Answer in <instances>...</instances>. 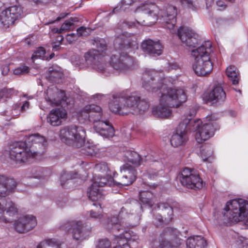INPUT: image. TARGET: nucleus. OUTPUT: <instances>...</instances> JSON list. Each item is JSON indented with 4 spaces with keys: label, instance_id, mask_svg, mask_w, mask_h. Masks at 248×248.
I'll return each instance as SVG.
<instances>
[{
    "label": "nucleus",
    "instance_id": "8",
    "mask_svg": "<svg viewBox=\"0 0 248 248\" xmlns=\"http://www.w3.org/2000/svg\"><path fill=\"white\" fill-rule=\"evenodd\" d=\"M60 137L66 144L80 148L85 144L86 132L82 126H72L61 129Z\"/></svg>",
    "mask_w": 248,
    "mask_h": 248
},
{
    "label": "nucleus",
    "instance_id": "44",
    "mask_svg": "<svg viewBox=\"0 0 248 248\" xmlns=\"http://www.w3.org/2000/svg\"><path fill=\"white\" fill-rule=\"evenodd\" d=\"M46 50L43 47H39L37 48L32 54L31 59L33 61L37 59H45Z\"/></svg>",
    "mask_w": 248,
    "mask_h": 248
},
{
    "label": "nucleus",
    "instance_id": "5",
    "mask_svg": "<svg viewBox=\"0 0 248 248\" xmlns=\"http://www.w3.org/2000/svg\"><path fill=\"white\" fill-rule=\"evenodd\" d=\"M222 220L227 225L242 221L248 229V203L242 199L227 202L222 212Z\"/></svg>",
    "mask_w": 248,
    "mask_h": 248
},
{
    "label": "nucleus",
    "instance_id": "43",
    "mask_svg": "<svg viewBox=\"0 0 248 248\" xmlns=\"http://www.w3.org/2000/svg\"><path fill=\"white\" fill-rule=\"evenodd\" d=\"M196 113V110L195 108H192L190 109L185 114L184 118L183 119L181 123H183L186 119H188L189 122L187 124V128L189 130V128L191 127V124H190L192 121H195L197 119L192 120V118L195 115Z\"/></svg>",
    "mask_w": 248,
    "mask_h": 248
},
{
    "label": "nucleus",
    "instance_id": "35",
    "mask_svg": "<svg viewBox=\"0 0 248 248\" xmlns=\"http://www.w3.org/2000/svg\"><path fill=\"white\" fill-rule=\"evenodd\" d=\"M36 248H61L58 241L55 238L46 239L40 242Z\"/></svg>",
    "mask_w": 248,
    "mask_h": 248
},
{
    "label": "nucleus",
    "instance_id": "61",
    "mask_svg": "<svg viewBox=\"0 0 248 248\" xmlns=\"http://www.w3.org/2000/svg\"><path fill=\"white\" fill-rule=\"evenodd\" d=\"M54 53H51L50 55H49V58H48L47 57H46V58H45V59L46 60H50L51 59H52L54 57Z\"/></svg>",
    "mask_w": 248,
    "mask_h": 248
},
{
    "label": "nucleus",
    "instance_id": "18",
    "mask_svg": "<svg viewBox=\"0 0 248 248\" xmlns=\"http://www.w3.org/2000/svg\"><path fill=\"white\" fill-rule=\"evenodd\" d=\"M189 122L186 119L183 123H180L176 128L175 132L171 136L170 144L174 147H178L184 144L187 140L186 133L188 129L187 124Z\"/></svg>",
    "mask_w": 248,
    "mask_h": 248
},
{
    "label": "nucleus",
    "instance_id": "29",
    "mask_svg": "<svg viewBox=\"0 0 248 248\" xmlns=\"http://www.w3.org/2000/svg\"><path fill=\"white\" fill-rule=\"evenodd\" d=\"M68 227L71 226L72 227L73 237L77 240H82L86 238L87 232L84 229L82 224L80 221L67 222L65 224Z\"/></svg>",
    "mask_w": 248,
    "mask_h": 248
},
{
    "label": "nucleus",
    "instance_id": "32",
    "mask_svg": "<svg viewBox=\"0 0 248 248\" xmlns=\"http://www.w3.org/2000/svg\"><path fill=\"white\" fill-rule=\"evenodd\" d=\"M115 239L118 244L124 247L127 244L130 245L132 242L137 240L138 236L135 234L131 235L129 232L125 231L124 233L123 232L119 236H116Z\"/></svg>",
    "mask_w": 248,
    "mask_h": 248
},
{
    "label": "nucleus",
    "instance_id": "54",
    "mask_svg": "<svg viewBox=\"0 0 248 248\" xmlns=\"http://www.w3.org/2000/svg\"><path fill=\"white\" fill-rule=\"evenodd\" d=\"M134 2L133 0H122L120 3V8L123 10H125L128 6Z\"/></svg>",
    "mask_w": 248,
    "mask_h": 248
},
{
    "label": "nucleus",
    "instance_id": "2",
    "mask_svg": "<svg viewBox=\"0 0 248 248\" xmlns=\"http://www.w3.org/2000/svg\"><path fill=\"white\" fill-rule=\"evenodd\" d=\"M136 12L144 19L139 18L135 22H130V27H138V25L149 26L155 24L159 19L165 28L174 33V27L176 22L177 10L176 7L168 5L159 13L158 7L154 4H147L138 7Z\"/></svg>",
    "mask_w": 248,
    "mask_h": 248
},
{
    "label": "nucleus",
    "instance_id": "21",
    "mask_svg": "<svg viewBox=\"0 0 248 248\" xmlns=\"http://www.w3.org/2000/svg\"><path fill=\"white\" fill-rule=\"evenodd\" d=\"M25 142L31 150L36 152V155L43 152L47 145V141L45 137L38 134L30 135Z\"/></svg>",
    "mask_w": 248,
    "mask_h": 248
},
{
    "label": "nucleus",
    "instance_id": "23",
    "mask_svg": "<svg viewBox=\"0 0 248 248\" xmlns=\"http://www.w3.org/2000/svg\"><path fill=\"white\" fill-rule=\"evenodd\" d=\"M6 213L9 216H13L17 212V209L16 204L11 200L5 198H0V220L6 222L8 221L4 217V213Z\"/></svg>",
    "mask_w": 248,
    "mask_h": 248
},
{
    "label": "nucleus",
    "instance_id": "24",
    "mask_svg": "<svg viewBox=\"0 0 248 248\" xmlns=\"http://www.w3.org/2000/svg\"><path fill=\"white\" fill-rule=\"evenodd\" d=\"M142 50L153 56H159L162 54V46L158 41H154L151 39L143 41L141 44Z\"/></svg>",
    "mask_w": 248,
    "mask_h": 248
},
{
    "label": "nucleus",
    "instance_id": "4",
    "mask_svg": "<svg viewBox=\"0 0 248 248\" xmlns=\"http://www.w3.org/2000/svg\"><path fill=\"white\" fill-rule=\"evenodd\" d=\"M213 54L212 44L209 41L203 42L198 48L192 50V67L197 76H205L212 72Z\"/></svg>",
    "mask_w": 248,
    "mask_h": 248
},
{
    "label": "nucleus",
    "instance_id": "31",
    "mask_svg": "<svg viewBox=\"0 0 248 248\" xmlns=\"http://www.w3.org/2000/svg\"><path fill=\"white\" fill-rule=\"evenodd\" d=\"M187 248H204L206 246V241L201 236L189 237L186 241Z\"/></svg>",
    "mask_w": 248,
    "mask_h": 248
},
{
    "label": "nucleus",
    "instance_id": "46",
    "mask_svg": "<svg viewBox=\"0 0 248 248\" xmlns=\"http://www.w3.org/2000/svg\"><path fill=\"white\" fill-rule=\"evenodd\" d=\"M236 248H248V238L240 236L236 240Z\"/></svg>",
    "mask_w": 248,
    "mask_h": 248
},
{
    "label": "nucleus",
    "instance_id": "12",
    "mask_svg": "<svg viewBox=\"0 0 248 248\" xmlns=\"http://www.w3.org/2000/svg\"><path fill=\"white\" fill-rule=\"evenodd\" d=\"M180 181L188 188L198 189L202 187V181L197 171L188 168H185L182 171Z\"/></svg>",
    "mask_w": 248,
    "mask_h": 248
},
{
    "label": "nucleus",
    "instance_id": "15",
    "mask_svg": "<svg viewBox=\"0 0 248 248\" xmlns=\"http://www.w3.org/2000/svg\"><path fill=\"white\" fill-rule=\"evenodd\" d=\"M157 208L159 212V215L156 217L160 222H164L167 223L172 220L174 216V212L178 215L182 213V207L178 205V206L172 208L169 204L165 202H161L157 204Z\"/></svg>",
    "mask_w": 248,
    "mask_h": 248
},
{
    "label": "nucleus",
    "instance_id": "55",
    "mask_svg": "<svg viewBox=\"0 0 248 248\" xmlns=\"http://www.w3.org/2000/svg\"><path fill=\"white\" fill-rule=\"evenodd\" d=\"M13 91L11 89H4L0 92V99L2 97H9L12 93Z\"/></svg>",
    "mask_w": 248,
    "mask_h": 248
},
{
    "label": "nucleus",
    "instance_id": "48",
    "mask_svg": "<svg viewBox=\"0 0 248 248\" xmlns=\"http://www.w3.org/2000/svg\"><path fill=\"white\" fill-rule=\"evenodd\" d=\"M91 31L92 30L90 28L82 26L77 29V34L78 35V37L79 36H87L91 33Z\"/></svg>",
    "mask_w": 248,
    "mask_h": 248
},
{
    "label": "nucleus",
    "instance_id": "58",
    "mask_svg": "<svg viewBox=\"0 0 248 248\" xmlns=\"http://www.w3.org/2000/svg\"><path fill=\"white\" fill-rule=\"evenodd\" d=\"M9 70V67L8 66H5L2 70V74L3 75L6 74L7 72Z\"/></svg>",
    "mask_w": 248,
    "mask_h": 248
},
{
    "label": "nucleus",
    "instance_id": "34",
    "mask_svg": "<svg viewBox=\"0 0 248 248\" xmlns=\"http://www.w3.org/2000/svg\"><path fill=\"white\" fill-rule=\"evenodd\" d=\"M48 74V78L54 82H57L63 76L61 68L57 65L53 66L49 68Z\"/></svg>",
    "mask_w": 248,
    "mask_h": 248
},
{
    "label": "nucleus",
    "instance_id": "52",
    "mask_svg": "<svg viewBox=\"0 0 248 248\" xmlns=\"http://www.w3.org/2000/svg\"><path fill=\"white\" fill-rule=\"evenodd\" d=\"M181 3L185 6L193 10L196 9V6L190 0H180Z\"/></svg>",
    "mask_w": 248,
    "mask_h": 248
},
{
    "label": "nucleus",
    "instance_id": "1",
    "mask_svg": "<svg viewBox=\"0 0 248 248\" xmlns=\"http://www.w3.org/2000/svg\"><path fill=\"white\" fill-rule=\"evenodd\" d=\"M143 85L147 90L156 93L159 91V105L153 108V114L160 118H169L172 116L170 108H178L187 100V94L182 88H170L173 83L170 78H165L161 71L151 70L143 77Z\"/></svg>",
    "mask_w": 248,
    "mask_h": 248
},
{
    "label": "nucleus",
    "instance_id": "19",
    "mask_svg": "<svg viewBox=\"0 0 248 248\" xmlns=\"http://www.w3.org/2000/svg\"><path fill=\"white\" fill-rule=\"evenodd\" d=\"M37 224L36 218L32 215L20 217L15 221L14 226L19 233H26L32 230Z\"/></svg>",
    "mask_w": 248,
    "mask_h": 248
},
{
    "label": "nucleus",
    "instance_id": "13",
    "mask_svg": "<svg viewBox=\"0 0 248 248\" xmlns=\"http://www.w3.org/2000/svg\"><path fill=\"white\" fill-rule=\"evenodd\" d=\"M23 10L20 6L15 5L3 10L0 14V22L2 27L7 29L22 16Z\"/></svg>",
    "mask_w": 248,
    "mask_h": 248
},
{
    "label": "nucleus",
    "instance_id": "49",
    "mask_svg": "<svg viewBox=\"0 0 248 248\" xmlns=\"http://www.w3.org/2000/svg\"><path fill=\"white\" fill-rule=\"evenodd\" d=\"M29 69L28 66L25 65H22L16 68L14 70L13 73L16 75H20L27 74L29 72Z\"/></svg>",
    "mask_w": 248,
    "mask_h": 248
},
{
    "label": "nucleus",
    "instance_id": "3",
    "mask_svg": "<svg viewBox=\"0 0 248 248\" xmlns=\"http://www.w3.org/2000/svg\"><path fill=\"white\" fill-rule=\"evenodd\" d=\"M98 205L99 208L96 207V209H92L90 211V217L101 222L107 230L113 233L119 232L125 228L126 222L124 219L130 217L127 212L128 209L135 211L137 216L135 218L138 220L140 219L139 214L141 213L142 210V207L140 204L137 201L133 200L131 204H126L124 207L122 208L119 217H113L110 219L108 218L106 222H103L106 217L105 215L103 213L100 204L99 203Z\"/></svg>",
    "mask_w": 248,
    "mask_h": 248
},
{
    "label": "nucleus",
    "instance_id": "33",
    "mask_svg": "<svg viewBox=\"0 0 248 248\" xmlns=\"http://www.w3.org/2000/svg\"><path fill=\"white\" fill-rule=\"evenodd\" d=\"M226 74L233 85H236L239 83L240 79V73L235 66H228L226 69Z\"/></svg>",
    "mask_w": 248,
    "mask_h": 248
},
{
    "label": "nucleus",
    "instance_id": "57",
    "mask_svg": "<svg viewBox=\"0 0 248 248\" xmlns=\"http://www.w3.org/2000/svg\"><path fill=\"white\" fill-rule=\"evenodd\" d=\"M37 173L35 174L34 177L41 178L44 176V174L43 173V170L42 169L39 168L37 170H36Z\"/></svg>",
    "mask_w": 248,
    "mask_h": 248
},
{
    "label": "nucleus",
    "instance_id": "41",
    "mask_svg": "<svg viewBox=\"0 0 248 248\" xmlns=\"http://www.w3.org/2000/svg\"><path fill=\"white\" fill-rule=\"evenodd\" d=\"M76 18H71L69 20H66L63 23L60 28V32H64L74 29V22L77 21Z\"/></svg>",
    "mask_w": 248,
    "mask_h": 248
},
{
    "label": "nucleus",
    "instance_id": "45",
    "mask_svg": "<svg viewBox=\"0 0 248 248\" xmlns=\"http://www.w3.org/2000/svg\"><path fill=\"white\" fill-rule=\"evenodd\" d=\"M78 174L76 172H73L64 173L63 174H62L60 177L61 185L64 186L65 184V180H70V179L76 178H77L76 176Z\"/></svg>",
    "mask_w": 248,
    "mask_h": 248
},
{
    "label": "nucleus",
    "instance_id": "20",
    "mask_svg": "<svg viewBox=\"0 0 248 248\" xmlns=\"http://www.w3.org/2000/svg\"><path fill=\"white\" fill-rule=\"evenodd\" d=\"M46 99L51 105H60L62 107L67 105L65 93L62 90H59L56 87L52 86L48 88L46 92Z\"/></svg>",
    "mask_w": 248,
    "mask_h": 248
},
{
    "label": "nucleus",
    "instance_id": "30",
    "mask_svg": "<svg viewBox=\"0 0 248 248\" xmlns=\"http://www.w3.org/2000/svg\"><path fill=\"white\" fill-rule=\"evenodd\" d=\"M226 98V94L222 88L216 86L208 94L207 100L212 104L223 101Z\"/></svg>",
    "mask_w": 248,
    "mask_h": 248
},
{
    "label": "nucleus",
    "instance_id": "28",
    "mask_svg": "<svg viewBox=\"0 0 248 248\" xmlns=\"http://www.w3.org/2000/svg\"><path fill=\"white\" fill-rule=\"evenodd\" d=\"M94 169L96 171L104 173V174L98 175L94 178H97L98 177L101 178H105L108 180V184L109 185L111 184V180H113V178H115V175L117 173L115 171L112 173L107 164L105 162H101L97 164L95 166Z\"/></svg>",
    "mask_w": 248,
    "mask_h": 248
},
{
    "label": "nucleus",
    "instance_id": "42",
    "mask_svg": "<svg viewBox=\"0 0 248 248\" xmlns=\"http://www.w3.org/2000/svg\"><path fill=\"white\" fill-rule=\"evenodd\" d=\"M82 150L83 153L88 155H95L98 152V149L97 147L91 143H87L85 145V147L82 149Z\"/></svg>",
    "mask_w": 248,
    "mask_h": 248
},
{
    "label": "nucleus",
    "instance_id": "36",
    "mask_svg": "<svg viewBox=\"0 0 248 248\" xmlns=\"http://www.w3.org/2000/svg\"><path fill=\"white\" fill-rule=\"evenodd\" d=\"M91 108V105H87L78 112L77 118L79 122L83 123L86 121H90Z\"/></svg>",
    "mask_w": 248,
    "mask_h": 248
},
{
    "label": "nucleus",
    "instance_id": "50",
    "mask_svg": "<svg viewBox=\"0 0 248 248\" xmlns=\"http://www.w3.org/2000/svg\"><path fill=\"white\" fill-rule=\"evenodd\" d=\"M63 40V37L62 35H58L57 37L56 42L52 43V47L53 51H57L58 50V48L62 44V42Z\"/></svg>",
    "mask_w": 248,
    "mask_h": 248
},
{
    "label": "nucleus",
    "instance_id": "62",
    "mask_svg": "<svg viewBox=\"0 0 248 248\" xmlns=\"http://www.w3.org/2000/svg\"><path fill=\"white\" fill-rule=\"evenodd\" d=\"M66 223H67V222H66L65 223H64V225H63V226L62 227V229H63V230H65V231H66V230L68 231V229H67L68 228H69V227H68L67 226H66V225H65V224H66ZM70 227H72V226H70Z\"/></svg>",
    "mask_w": 248,
    "mask_h": 248
},
{
    "label": "nucleus",
    "instance_id": "53",
    "mask_svg": "<svg viewBox=\"0 0 248 248\" xmlns=\"http://www.w3.org/2000/svg\"><path fill=\"white\" fill-rule=\"evenodd\" d=\"M78 38L77 33H72L66 35V39L69 44H72L76 41Z\"/></svg>",
    "mask_w": 248,
    "mask_h": 248
},
{
    "label": "nucleus",
    "instance_id": "38",
    "mask_svg": "<svg viewBox=\"0 0 248 248\" xmlns=\"http://www.w3.org/2000/svg\"><path fill=\"white\" fill-rule=\"evenodd\" d=\"M140 202L144 204H147L151 206L153 204V193L149 191H143L140 192Z\"/></svg>",
    "mask_w": 248,
    "mask_h": 248
},
{
    "label": "nucleus",
    "instance_id": "26",
    "mask_svg": "<svg viewBox=\"0 0 248 248\" xmlns=\"http://www.w3.org/2000/svg\"><path fill=\"white\" fill-rule=\"evenodd\" d=\"M115 43L120 44L124 48H138L137 38L135 35L131 33H126L119 36L115 39Z\"/></svg>",
    "mask_w": 248,
    "mask_h": 248
},
{
    "label": "nucleus",
    "instance_id": "9",
    "mask_svg": "<svg viewBox=\"0 0 248 248\" xmlns=\"http://www.w3.org/2000/svg\"><path fill=\"white\" fill-rule=\"evenodd\" d=\"M90 121L94 123L96 132L105 138L112 137L114 135V129L108 121H101L102 111L101 108L94 104L91 105Z\"/></svg>",
    "mask_w": 248,
    "mask_h": 248
},
{
    "label": "nucleus",
    "instance_id": "60",
    "mask_svg": "<svg viewBox=\"0 0 248 248\" xmlns=\"http://www.w3.org/2000/svg\"><path fill=\"white\" fill-rule=\"evenodd\" d=\"M52 31L53 33H61L62 32H60V29L58 28H53L52 29Z\"/></svg>",
    "mask_w": 248,
    "mask_h": 248
},
{
    "label": "nucleus",
    "instance_id": "64",
    "mask_svg": "<svg viewBox=\"0 0 248 248\" xmlns=\"http://www.w3.org/2000/svg\"><path fill=\"white\" fill-rule=\"evenodd\" d=\"M178 65H174V66H173V67H172V68H173V69H175L177 68H178Z\"/></svg>",
    "mask_w": 248,
    "mask_h": 248
},
{
    "label": "nucleus",
    "instance_id": "11",
    "mask_svg": "<svg viewBox=\"0 0 248 248\" xmlns=\"http://www.w3.org/2000/svg\"><path fill=\"white\" fill-rule=\"evenodd\" d=\"M96 49H92L85 53L84 55L85 60L87 66L93 65V67L100 72H103L105 69L104 63L96 61V59L99 55H102L107 50V46L105 40L103 39H98L95 41Z\"/></svg>",
    "mask_w": 248,
    "mask_h": 248
},
{
    "label": "nucleus",
    "instance_id": "17",
    "mask_svg": "<svg viewBox=\"0 0 248 248\" xmlns=\"http://www.w3.org/2000/svg\"><path fill=\"white\" fill-rule=\"evenodd\" d=\"M122 175L120 181L117 182L113 178L114 184L123 186H129L132 184L136 179L137 171L134 168L128 164H124L120 168Z\"/></svg>",
    "mask_w": 248,
    "mask_h": 248
},
{
    "label": "nucleus",
    "instance_id": "10",
    "mask_svg": "<svg viewBox=\"0 0 248 248\" xmlns=\"http://www.w3.org/2000/svg\"><path fill=\"white\" fill-rule=\"evenodd\" d=\"M26 142H16L10 146L9 155L10 159L18 163L26 162L36 156V152L31 150Z\"/></svg>",
    "mask_w": 248,
    "mask_h": 248
},
{
    "label": "nucleus",
    "instance_id": "56",
    "mask_svg": "<svg viewBox=\"0 0 248 248\" xmlns=\"http://www.w3.org/2000/svg\"><path fill=\"white\" fill-rule=\"evenodd\" d=\"M217 5L218 7V10H222L226 8V5L224 4V2L221 0H218L217 1Z\"/></svg>",
    "mask_w": 248,
    "mask_h": 248
},
{
    "label": "nucleus",
    "instance_id": "14",
    "mask_svg": "<svg viewBox=\"0 0 248 248\" xmlns=\"http://www.w3.org/2000/svg\"><path fill=\"white\" fill-rule=\"evenodd\" d=\"M174 30L175 32L173 33H177L182 43L189 48L196 49L201 45H199V35L191 29L181 27L177 31L174 29Z\"/></svg>",
    "mask_w": 248,
    "mask_h": 248
},
{
    "label": "nucleus",
    "instance_id": "25",
    "mask_svg": "<svg viewBox=\"0 0 248 248\" xmlns=\"http://www.w3.org/2000/svg\"><path fill=\"white\" fill-rule=\"evenodd\" d=\"M16 186V183L13 179L0 175V196L5 197L8 195Z\"/></svg>",
    "mask_w": 248,
    "mask_h": 248
},
{
    "label": "nucleus",
    "instance_id": "6",
    "mask_svg": "<svg viewBox=\"0 0 248 248\" xmlns=\"http://www.w3.org/2000/svg\"><path fill=\"white\" fill-rule=\"evenodd\" d=\"M217 119L215 115H211L205 118L204 123L200 119L191 122L189 130L195 132V139L198 143H202L214 135L215 131L219 128L217 122Z\"/></svg>",
    "mask_w": 248,
    "mask_h": 248
},
{
    "label": "nucleus",
    "instance_id": "40",
    "mask_svg": "<svg viewBox=\"0 0 248 248\" xmlns=\"http://www.w3.org/2000/svg\"><path fill=\"white\" fill-rule=\"evenodd\" d=\"M137 111H134L133 114H141L146 111L149 107L148 103L144 100H140V98L137 103Z\"/></svg>",
    "mask_w": 248,
    "mask_h": 248
},
{
    "label": "nucleus",
    "instance_id": "27",
    "mask_svg": "<svg viewBox=\"0 0 248 248\" xmlns=\"http://www.w3.org/2000/svg\"><path fill=\"white\" fill-rule=\"evenodd\" d=\"M67 117V112L64 109L57 108L52 109L49 113L47 121L54 126H58L62 124V120Z\"/></svg>",
    "mask_w": 248,
    "mask_h": 248
},
{
    "label": "nucleus",
    "instance_id": "39",
    "mask_svg": "<svg viewBox=\"0 0 248 248\" xmlns=\"http://www.w3.org/2000/svg\"><path fill=\"white\" fill-rule=\"evenodd\" d=\"M213 150L211 146L205 145L201 149V156L203 161H205L213 155Z\"/></svg>",
    "mask_w": 248,
    "mask_h": 248
},
{
    "label": "nucleus",
    "instance_id": "22",
    "mask_svg": "<svg viewBox=\"0 0 248 248\" xmlns=\"http://www.w3.org/2000/svg\"><path fill=\"white\" fill-rule=\"evenodd\" d=\"M110 64L116 70L126 72L133 68V62L128 56L119 57L113 55L110 58Z\"/></svg>",
    "mask_w": 248,
    "mask_h": 248
},
{
    "label": "nucleus",
    "instance_id": "16",
    "mask_svg": "<svg viewBox=\"0 0 248 248\" xmlns=\"http://www.w3.org/2000/svg\"><path fill=\"white\" fill-rule=\"evenodd\" d=\"M108 182L105 178H94V181L87 192L89 199L92 201H100L103 199L104 195L100 187L108 185Z\"/></svg>",
    "mask_w": 248,
    "mask_h": 248
},
{
    "label": "nucleus",
    "instance_id": "47",
    "mask_svg": "<svg viewBox=\"0 0 248 248\" xmlns=\"http://www.w3.org/2000/svg\"><path fill=\"white\" fill-rule=\"evenodd\" d=\"M29 107V103L27 101H21L17 102L15 104L14 108L15 109L20 108L21 111L23 112L26 111Z\"/></svg>",
    "mask_w": 248,
    "mask_h": 248
},
{
    "label": "nucleus",
    "instance_id": "51",
    "mask_svg": "<svg viewBox=\"0 0 248 248\" xmlns=\"http://www.w3.org/2000/svg\"><path fill=\"white\" fill-rule=\"evenodd\" d=\"M97 248H110V243L109 241L107 239H102L98 242L97 247Z\"/></svg>",
    "mask_w": 248,
    "mask_h": 248
},
{
    "label": "nucleus",
    "instance_id": "59",
    "mask_svg": "<svg viewBox=\"0 0 248 248\" xmlns=\"http://www.w3.org/2000/svg\"><path fill=\"white\" fill-rule=\"evenodd\" d=\"M67 14L65 13L61 14L59 17H58L56 19L57 21H59L61 19L65 17L66 16Z\"/></svg>",
    "mask_w": 248,
    "mask_h": 248
},
{
    "label": "nucleus",
    "instance_id": "63",
    "mask_svg": "<svg viewBox=\"0 0 248 248\" xmlns=\"http://www.w3.org/2000/svg\"><path fill=\"white\" fill-rule=\"evenodd\" d=\"M122 245H120L118 244V246H117L116 247H114V248H122Z\"/></svg>",
    "mask_w": 248,
    "mask_h": 248
},
{
    "label": "nucleus",
    "instance_id": "7",
    "mask_svg": "<svg viewBox=\"0 0 248 248\" xmlns=\"http://www.w3.org/2000/svg\"><path fill=\"white\" fill-rule=\"evenodd\" d=\"M140 97L134 93H122L112 96L109 103V109L115 113L127 114L137 111V101Z\"/></svg>",
    "mask_w": 248,
    "mask_h": 248
},
{
    "label": "nucleus",
    "instance_id": "37",
    "mask_svg": "<svg viewBox=\"0 0 248 248\" xmlns=\"http://www.w3.org/2000/svg\"><path fill=\"white\" fill-rule=\"evenodd\" d=\"M124 155L128 162H131L135 166H139L140 164L141 158L137 153L128 151L125 153Z\"/></svg>",
    "mask_w": 248,
    "mask_h": 248
}]
</instances>
